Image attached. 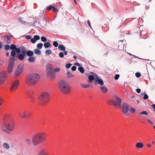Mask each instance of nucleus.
I'll use <instances>...</instances> for the list:
<instances>
[{
  "label": "nucleus",
  "instance_id": "obj_22",
  "mask_svg": "<svg viewBox=\"0 0 155 155\" xmlns=\"http://www.w3.org/2000/svg\"><path fill=\"white\" fill-rule=\"evenodd\" d=\"M28 61L30 62H33L35 61V58L34 57L32 56L31 57H30L28 58Z\"/></svg>",
  "mask_w": 155,
  "mask_h": 155
},
{
  "label": "nucleus",
  "instance_id": "obj_47",
  "mask_svg": "<svg viewBox=\"0 0 155 155\" xmlns=\"http://www.w3.org/2000/svg\"><path fill=\"white\" fill-rule=\"evenodd\" d=\"M31 41L32 43H35L36 41L34 38H32L31 39Z\"/></svg>",
  "mask_w": 155,
  "mask_h": 155
},
{
  "label": "nucleus",
  "instance_id": "obj_54",
  "mask_svg": "<svg viewBox=\"0 0 155 155\" xmlns=\"http://www.w3.org/2000/svg\"><path fill=\"white\" fill-rule=\"evenodd\" d=\"M87 23L89 27L90 28H91V23H90V21L89 20H87Z\"/></svg>",
  "mask_w": 155,
  "mask_h": 155
},
{
  "label": "nucleus",
  "instance_id": "obj_5",
  "mask_svg": "<svg viewBox=\"0 0 155 155\" xmlns=\"http://www.w3.org/2000/svg\"><path fill=\"white\" fill-rule=\"evenodd\" d=\"M59 88L60 91L63 93L68 94L71 91V87L68 83L64 80L60 81L59 83Z\"/></svg>",
  "mask_w": 155,
  "mask_h": 155
},
{
  "label": "nucleus",
  "instance_id": "obj_60",
  "mask_svg": "<svg viewBox=\"0 0 155 155\" xmlns=\"http://www.w3.org/2000/svg\"><path fill=\"white\" fill-rule=\"evenodd\" d=\"M3 47L2 43V42H0V49H1Z\"/></svg>",
  "mask_w": 155,
  "mask_h": 155
},
{
  "label": "nucleus",
  "instance_id": "obj_23",
  "mask_svg": "<svg viewBox=\"0 0 155 155\" xmlns=\"http://www.w3.org/2000/svg\"><path fill=\"white\" fill-rule=\"evenodd\" d=\"M51 45L49 42H45L44 43V45L45 48H48Z\"/></svg>",
  "mask_w": 155,
  "mask_h": 155
},
{
  "label": "nucleus",
  "instance_id": "obj_16",
  "mask_svg": "<svg viewBox=\"0 0 155 155\" xmlns=\"http://www.w3.org/2000/svg\"><path fill=\"white\" fill-rule=\"evenodd\" d=\"M26 56V55H24L23 54L21 53V54L19 53L17 54L15 56V57H17L20 60H23L25 57Z\"/></svg>",
  "mask_w": 155,
  "mask_h": 155
},
{
  "label": "nucleus",
  "instance_id": "obj_37",
  "mask_svg": "<svg viewBox=\"0 0 155 155\" xmlns=\"http://www.w3.org/2000/svg\"><path fill=\"white\" fill-rule=\"evenodd\" d=\"M34 38L35 40L36 41L38 40H39L40 39V37L39 35H35L34 36Z\"/></svg>",
  "mask_w": 155,
  "mask_h": 155
},
{
  "label": "nucleus",
  "instance_id": "obj_34",
  "mask_svg": "<svg viewBox=\"0 0 155 155\" xmlns=\"http://www.w3.org/2000/svg\"><path fill=\"white\" fill-rule=\"evenodd\" d=\"M47 39L46 37L44 36H42L41 37V40L42 41L44 42H46Z\"/></svg>",
  "mask_w": 155,
  "mask_h": 155
},
{
  "label": "nucleus",
  "instance_id": "obj_50",
  "mask_svg": "<svg viewBox=\"0 0 155 155\" xmlns=\"http://www.w3.org/2000/svg\"><path fill=\"white\" fill-rule=\"evenodd\" d=\"M60 69L59 68H55L54 69V72H58L60 71Z\"/></svg>",
  "mask_w": 155,
  "mask_h": 155
},
{
  "label": "nucleus",
  "instance_id": "obj_59",
  "mask_svg": "<svg viewBox=\"0 0 155 155\" xmlns=\"http://www.w3.org/2000/svg\"><path fill=\"white\" fill-rule=\"evenodd\" d=\"M132 56H134V58H137L139 59H142V58H140L138 57H137V56H136L135 55H132Z\"/></svg>",
  "mask_w": 155,
  "mask_h": 155
},
{
  "label": "nucleus",
  "instance_id": "obj_62",
  "mask_svg": "<svg viewBox=\"0 0 155 155\" xmlns=\"http://www.w3.org/2000/svg\"><path fill=\"white\" fill-rule=\"evenodd\" d=\"M152 107L154 109V110H155V104H153L152 105Z\"/></svg>",
  "mask_w": 155,
  "mask_h": 155
},
{
  "label": "nucleus",
  "instance_id": "obj_45",
  "mask_svg": "<svg viewBox=\"0 0 155 155\" xmlns=\"http://www.w3.org/2000/svg\"><path fill=\"white\" fill-rule=\"evenodd\" d=\"M52 10L56 13H57L58 12V9L57 8H56L54 7H53V8H52Z\"/></svg>",
  "mask_w": 155,
  "mask_h": 155
},
{
  "label": "nucleus",
  "instance_id": "obj_29",
  "mask_svg": "<svg viewBox=\"0 0 155 155\" xmlns=\"http://www.w3.org/2000/svg\"><path fill=\"white\" fill-rule=\"evenodd\" d=\"M43 44L42 43H39L37 44V47L38 49H41L43 46Z\"/></svg>",
  "mask_w": 155,
  "mask_h": 155
},
{
  "label": "nucleus",
  "instance_id": "obj_44",
  "mask_svg": "<svg viewBox=\"0 0 155 155\" xmlns=\"http://www.w3.org/2000/svg\"><path fill=\"white\" fill-rule=\"evenodd\" d=\"M25 142L26 143H27L28 144L30 145L31 144V140L29 139H27L25 140Z\"/></svg>",
  "mask_w": 155,
  "mask_h": 155
},
{
  "label": "nucleus",
  "instance_id": "obj_14",
  "mask_svg": "<svg viewBox=\"0 0 155 155\" xmlns=\"http://www.w3.org/2000/svg\"><path fill=\"white\" fill-rule=\"evenodd\" d=\"M19 84V81L16 80L12 84L11 87L10 88V90L11 91H12L15 90Z\"/></svg>",
  "mask_w": 155,
  "mask_h": 155
},
{
  "label": "nucleus",
  "instance_id": "obj_30",
  "mask_svg": "<svg viewBox=\"0 0 155 155\" xmlns=\"http://www.w3.org/2000/svg\"><path fill=\"white\" fill-rule=\"evenodd\" d=\"M16 47V46L15 45L13 44L11 45L10 49L12 50V51H14Z\"/></svg>",
  "mask_w": 155,
  "mask_h": 155
},
{
  "label": "nucleus",
  "instance_id": "obj_21",
  "mask_svg": "<svg viewBox=\"0 0 155 155\" xmlns=\"http://www.w3.org/2000/svg\"><path fill=\"white\" fill-rule=\"evenodd\" d=\"M103 93H106L107 91V88L105 86L100 87Z\"/></svg>",
  "mask_w": 155,
  "mask_h": 155
},
{
  "label": "nucleus",
  "instance_id": "obj_55",
  "mask_svg": "<svg viewBox=\"0 0 155 155\" xmlns=\"http://www.w3.org/2000/svg\"><path fill=\"white\" fill-rule=\"evenodd\" d=\"M137 92L138 93H140L141 92V90L139 88L137 89H136Z\"/></svg>",
  "mask_w": 155,
  "mask_h": 155
},
{
  "label": "nucleus",
  "instance_id": "obj_51",
  "mask_svg": "<svg viewBox=\"0 0 155 155\" xmlns=\"http://www.w3.org/2000/svg\"><path fill=\"white\" fill-rule=\"evenodd\" d=\"M129 110L132 113H134V112H135V110L133 108H130Z\"/></svg>",
  "mask_w": 155,
  "mask_h": 155
},
{
  "label": "nucleus",
  "instance_id": "obj_41",
  "mask_svg": "<svg viewBox=\"0 0 155 155\" xmlns=\"http://www.w3.org/2000/svg\"><path fill=\"white\" fill-rule=\"evenodd\" d=\"M53 6L52 5H50L48 6L47 7V9L48 10H52V8H53Z\"/></svg>",
  "mask_w": 155,
  "mask_h": 155
},
{
  "label": "nucleus",
  "instance_id": "obj_1",
  "mask_svg": "<svg viewBox=\"0 0 155 155\" xmlns=\"http://www.w3.org/2000/svg\"><path fill=\"white\" fill-rule=\"evenodd\" d=\"M21 49L20 48H17L14 51H12L11 52V56L9 58L8 65V71L9 73L11 72L14 66V61L17 52V54L20 53Z\"/></svg>",
  "mask_w": 155,
  "mask_h": 155
},
{
  "label": "nucleus",
  "instance_id": "obj_48",
  "mask_svg": "<svg viewBox=\"0 0 155 155\" xmlns=\"http://www.w3.org/2000/svg\"><path fill=\"white\" fill-rule=\"evenodd\" d=\"M148 95L146 94H145L144 95V96L143 97V98L144 100H146L148 98Z\"/></svg>",
  "mask_w": 155,
  "mask_h": 155
},
{
  "label": "nucleus",
  "instance_id": "obj_24",
  "mask_svg": "<svg viewBox=\"0 0 155 155\" xmlns=\"http://www.w3.org/2000/svg\"><path fill=\"white\" fill-rule=\"evenodd\" d=\"M58 48L61 51H65V47L63 45H60Z\"/></svg>",
  "mask_w": 155,
  "mask_h": 155
},
{
  "label": "nucleus",
  "instance_id": "obj_39",
  "mask_svg": "<svg viewBox=\"0 0 155 155\" xmlns=\"http://www.w3.org/2000/svg\"><path fill=\"white\" fill-rule=\"evenodd\" d=\"M53 44L55 47H57L58 46V43L56 41H54L53 42Z\"/></svg>",
  "mask_w": 155,
  "mask_h": 155
},
{
  "label": "nucleus",
  "instance_id": "obj_40",
  "mask_svg": "<svg viewBox=\"0 0 155 155\" xmlns=\"http://www.w3.org/2000/svg\"><path fill=\"white\" fill-rule=\"evenodd\" d=\"M10 48V47L8 45H5V49L6 51L8 50Z\"/></svg>",
  "mask_w": 155,
  "mask_h": 155
},
{
  "label": "nucleus",
  "instance_id": "obj_35",
  "mask_svg": "<svg viewBox=\"0 0 155 155\" xmlns=\"http://www.w3.org/2000/svg\"><path fill=\"white\" fill-rule=\"evenodd\" d=\"M81 86L82 87L84 88H87L89 87V85L84 84H81Z\"/></svg>",
  "mask_w": 155,
  "mask_h": 155
},
{
  "label": "nucleus",
  "instance_id": "obj_6",
  "mask_svg": "<svg viewBox=\"0 0 155 155\" xmlns=\"http://www.w3.org/2000/svg\"><path fill=\"white\" fill-rule=\"evenodd\" d=\"M50 98V95L48 93H43L40 97L41 103L42 105L47 104L49 101Z\"/></svg>",
  "mask_w": 155,
  "mask_h": 155
},
{
  "label": "nucleus",
  "instance_id": "obj_46",
  "mask_svg": "<svg viewBox=\"0 0 155 155\" xmlns=\"http://www.w3.org/2000/svg\"><path fill=\"white\" fill-rule=\"evenodd\" d=\"M140 114H144V115H147L148 113L146 111H142V112H141L140 113Z\"/></svg>",
  "mask_w": 155,
  "mask_h": 155
},
{
  "label": "nucleus",
  "instance_id": "obj_52",
  "mask_svg": "<svg viewBox=\"0 0 155 155\" xmlns=\"http://www.w3.org/2000/svg\"><path fill=\"white\" fill-rule=\"evenodd\" d=\"M71 69L72 71H74L76 70V67L75 66H74L71 67Z\"/></svg>",
  "mask_w": 155,
  "mask_h": 155
},
{
  "label": "nucleus",
  "instance_id": "obj_8",
  "mask_svg": "<svg viewBox=\"0 0 155 155\" xmlns=\"http://www.w3.org/2000/svg\"><path fill=\"white\" fill-rule=\"evenodd\" d=\"M24 68L22 64H19L16 70L15 75V76H17L19 75L23 71Z\"/></svg>",
  "mask_w": 155,
  "mask_h": 155
},
{
  "label": "nucleus",
  "instance_id": "obj_11",
  "mask_svg": "<svg viewBox=\"0 0 155 155\" xmlns=\"http://www.w3.org/2000/svg\"><path fill=\"white\" fill-rule=\"evenodd\" d=\"M26 94L29 97L30 101L31 102H33L34 100V91L32 90H28L26 92Z\"/></svg>",
  "mask_w": 155,
  "mask_h": 155
},
{
  "label": "nucleus",
  "instance_id": "obj_18",
  "mask_svg": "<svg viewBox=\"0 0 155 155\" xmlns=\"http://www.w3.org/2000/svg\"><path fill=\"white\" fill-rule=\"evenodd\" d=\"M2 38L4 40H6L7 41V44H9L10 43L11 39L9 36L5 35L2 36Z\"/></svg>",
  "mask_w": 155,
  "mask_h": 155
},
{
  "label": "nucleus",
  "instance_id": "obj_32",
  "mask_svg": "<svg viewBox=\"0 0 155 155\" xmlns=\"http://www.w3.org/2000/svg\"><path fill=\"white\" fill-rule=\"evenodd\" d=\"M51 51L50 50H47L45 52V54L46 55H50L51 54Z\"/></svg>",
  "mask_w": 155,
  "mask_h": 155
},
{
  "label": "nucleus",
  "instance_id": "obj_64",
  "mask_svg": "<svg viewBox=\"0 0 155 155\" xmlns=\"http://www.w3.org/2000/svg\"><path fill=\"white\" fill-rule=\"evenodd\" d=\"M9 55V53L8 52H7L6 53V56H8Z\"/></svg>",
  "mask_w": 155,
  "mask_h": 155
},
{
  "label": "nucleus",
  "instance_id": "obj_20",
  "mask_svg": "<svg viewBox=\"0 0 155 155\" xmlns=\"http://www.w3.org/2000/svg\"><path fill=\"white\" fill-rule=\"evenodd\" d=\"M143 144L142 143L139 142L136 144V147L138 148H142L143 147Z\"/></svg>",
  "mask_w": 155,
  "mask_h": 155
},
{
  "label": "nucleus",
  "instance_id": "obj_36",
  "mask_svg": "<svg viewBox=\"0 0 155 155\" xmlns=\"http://www.w3.org/2000/svg\"><path fill=\"white\" fill-rule=\"evenodd\" d=\"M71 65L72 64L71 63H68L66 64L65 67L67 69H68L71 67Z\"/></svg>",
  "mask_w": 155,
  "mask_h": 155
},
{
  "label": "nucleus",
  "instance_id": "obj_49",
  "mask_svg": "<svg viewBox=\"0 0 155 155\" xmlns=\"http://www.w3.org/2000/svg\"><path fill=\"white\" fill-rule=\"evenodd\" d=\"M120 77V75L119 74H116L115 75L114 77V79L115 80H117Z\"/></svg>",
  "mask_w": 155,
  "mask_h": 155
},
{
  "label": "nucleus",
  "instance_id": "obj_56",
  "mask_svg": "<svg viewBox=\"0 0 155 155\" xmlns=\"http://www.w3.org/2000/svg\"><path fill=\"white\" fill-rule=\"evenodd\" d=\"M74 65L78 66H79V67H80V66H81L80 64L78 62L75 63L74 64Z\"/></svg>",
  "mask_w": 155,
  "mask_h": 155
},
{
  "label": "nucleus",
  "instance_id": "obj_38",
  "mask_svg": "<svg viewBox=\"0 0 155 155\" xmlns=\"http://www.w3.org/2000/svg\"><path fill=\"white\" fill-rule=\"evenodd\" d=\"M18 20L20 21L22 23L24 24L26 23V22L22 19V18L21 17H19L18 18Z\"/></svg>",
  "mask_w": 155,
  "mask_h": 155
},
{
  "label": "nucleus",
  "instance_id": "obj_17",
  "mask_svg": "<svg viewBox=\"0 0 155 155\" xmlns=\"http://www.w3.org/2000/svg\"><path fill=\"white\" fill-rule=\"evenodd\" d=\"M93 75H89L88 76V79H89V82L91 83L92 81L94 80L95 78H96V76L95 74H96L94 73H93Z\"/></svg>",
  "mask_w": 155,
  "mask_h": 155
},
{
  "label": "nucleus",
  "instance_id": "obj_15",
  "mask_svg": "<svg viewBox=\"0 0 155 155\" xmlns=\"http://www.w3.org/2000/svg\"><path fill=\"white\" fill-rule=\"evenodd\" d=\"M31 114L29 112L26 113L22 112L20 114V117H28L31 115Z\"/></svg>",
  "mask_w": 155,
  "mask_h": 155
},
{
  "label": "nucleus",
  "instance_id": "obj_7",
  "mask_svg": "<svg viewBox=\"0 0 155 155\" xmlns=\"http://www.w3.org/2000/svg\"><path fill=\"white\" fill-rule=\"evenodd\" d=\"M115 100H110L108 101V103L110 104H112L116 107H120L121 99L119 97L115 96Z\"/></svg>",
  "mask_w": 155,
  "mask_h": 155
},
{
  "label": "nucleus",
  "instance_id": "obj_26",
  "mask_svg": "<svg viewBox=\"0 0 155 155\" xmlns=\"http://www.w3.org/2000/svg\"><path fill=\"white\" fill-rule=\"evenodd\" d=\"M34 52L35 54L39 55L41 54V51L38 49H36L34 50Z\"/></svg>",
  "mask_w": 155,
  "mask_h": 155
},
{
  "label": "nucleus",
  "instance_id": "obj_58",
  "mask_svg": "<svg viewBox=\"0 0 155 155\" xmlns=\"http://www.w3.org/2000/svg\"><path fill=\"white\" fill-rule=\"evenodd\" d=\"M147 120V121L150 123V124H153V122H151L150 120L149 119H148Z\"/></svg>",
  "mask_w": 155,
  "mask_h": 155
},
{
  "label": "nucleus",
  "instance_id": "obj_28",
  "mask_svg": "<svg viewBox=\"0 0 155 155\" xmlns=\"http://www.w3.org/2000/svg\"><path fill=\"white\" fill-rule=\"evenodd\" d=\"M78 70L82 73H83L84 72V69L82 67H79L78 68Z\"/></svg>",
  "mask_w": 155,
  "mask_h": 155
},
{
  "label": "nucleus",
  "instance_id": "obj_33",
  "mask_svg": "<svg viewBox=\"0 0 155 155\" xmlns=\"http://www.w3.org/2000/svg\"><path fill=\"white\" fill-rule=\"evenodd\" d=\"M67 76L68 78H71L73 76L72 74H71L70 72L69 71H68L67 73Z\"/></svg>",
  "mask_w": 155,
  "mask_h": 155
},
{
  "label": "nucleus",
  "instance_id": "obj_2",
  "mask_svg": "<svg viewBox=\"0 0 155 155\" xmlns=\"http://www.w3.org/2000/svg\"><path fill=\"white\" fill-rule=\"evenodd\" d=\"M4 127L7 130L3 128V131L9 133L8 130L11 131L15 127V124L12 118L11 117H7L4 120Z\"/></svg>",
  "mask_w": 155,
  "mask_h": 155
},
{
  "label": "nucleus",
  "instance_id": "obj_53",
  "mask_svg": "<svg viewBox=\"0 0 155 155\" xmlns=\"http://www.w3.org/2000/svg\"><path fill=\"white\" fill-rule=\"evenodd\" d=\"M31 36L30 35H27L26 36L25 38L28 39H30L31 38Z\"/></svg>",
  "mask_w": 155,
  "mask_h": 155
},
{
  "label": "nucleus",
  "instance_id": "obj_27",
  "mask_svg": "<svg viewBox=\"0 0 155 155\" xmlns=\"http://www.w3.org/2000/svg\"><path fill=\"white\" fill-rule=\"evenodd\" d=\"M38 155H47L46 152L44 150L40 152Z\"/></svg>",
  "mask_w": 155,
  "mask_h": 155
},
{
  "label": "nucleus",
  "instance_id": "obj_61",
  "mask_svg": "<svg viewBox=\"0 0 155 155\" xmlns=\"http://www.w3.org/2000/svg\"><path fill=\"white\" fill-rule=\"evenodd\" d=\"M3 101L2 99L1 98H0V106L1 104L2 103Z\"/></svg>",
  "mask_w": 155,
  "mask_h": 155
},
{
  "label": "nucleus",
  "instance_id": "obj_4",
  "mask_svg": "<svg viewBox=\"0 0 155 155\" xmlns=\"http://www.w3.org/2000/svg\"><path fill=\"white\" fill-rule=\"evenodd\" d=\"M40 75L34 73L29 75L26 81L28 84L32 85L35 84L39 80Z\"/></svg>",
  "mask_w": 155,
  "mask_h": 155
},
{
  "label": "nucleus",
  "instance_id": "obj_12",
  "mask_svg": "<svg viewBox=\"0 0 155 155\" xmlns=\"http://www.w3.org/2000/svg\"><path fill=\"white\" fill-rule=\"evenodd\" d=\"M96 76V78H95L94 84L96 85L97 84H99L101 85H104V82L103 80L99 78V77L97 74H95Z\"/></svg>",
  "mask_w": 155,
  "mask_h": 155
},
{
  "label": "nucleus",
  "instance_id": "obj_31",
  "mask_svg": "<svg viewBox=\"0 0 155 155\" xmlns=\"http://www.w3.org/2000/svg\"><path fill=\"white\" fill-rule=\"evenodd\" d=\"M3 146L7 149H8L9 148L8 145L6 143H3Z\"/></svg>",
  "mask_w": 155,
  "mask_h": 155
},
{
  "label": "nucleus",
  "instance_id": "obj_3",
  "mask_svg": "<svg viewBox=\"0 0 155 155\" xmlns=\"http://www.w3.org/2000/svg\"><path fill=\"white\" fill-rule=\"evenodd\" d=\"M45 136L44 133H39L35 135L32 138V142L37 145L44 141L45 140Z\"/></svg>",
  "mask_w": 155,
  "mask_h": 155
},
{
  "label": "nucleus",
  "instance_id": "obj_63",
  "mask_svg": "<svg viewBox=\"0 0 155 155\" xmlns=\"http://www.w3.org/2000/svg\"><path fill=\"white\" fill-rule=\"evenodd\" d=\"M147 147H151V145L150 144H148L147 145Z\"/></svg>",
  "mask_w": 155,
  "mask_h": 155
},
{
  "label": "nucleus",
  "instance_id": "obj_57",
  "mask_svg": "<svg viewBox=\"0 0 155 155\" xmlns=\"http://www.w3.org/2000/svg\"><path fill=\"white\" fill-rule=\"evenodd\" d=\"M64 51H63V52H64V55H67L68 54L67 51H65V50Z\"/></svg>",
  "mask_w": 155,
  "mask_h": 155
},
{
  "label": "nucleus",
  "instance_id": "obj_9",
  "mask_svg": "<svg viewBox=\"0 0 155 155\" xmlns=\"http://www.w3.org/2000/svg\"><path fill=\"white\" fill-rule=\"evenodd\" d=\"M47 74L49 77L54 78L55 77V73L53 69L51 67L47 69Z\"/></svg>",
  "mask_w": 155,
  "mask_h": 155
},
{
  "label": "nucleus",
  "instance_id": "obj_25",
  "mask_svg": "<svg viewBox=\"0 0 155 155\" xmlns=\"http://www.w3.org/2000/svg\"><path fill=\"white\" fill-rule=\"evenodd\" d=\"M27 52V50L24 47H23V48H22L21 53L23 54H25V55H26V54Z\"/></svg>",
  "mask_w": 155,
  "mask_h": 155
},
{
  "label": "nucleus",
  "instance_id": "obj_19",
  "mask_svg": "<svg viewBox=\"0 0 155 155\" xmlns=\"http://www.w3.org/2000/svg\"><path fill=\"white\" fill-rule=\"evenodd\" d=\"M34 52L33 51L29 50L27 51L26 56L27 55L28 57H31L34 55Z\"/></svg>",
  "mask_w": 155,
  "mask_h": 155
},
{
  "label": "nucleus",
  "instance_id": "obj_43",
  "mask_svg": "<svg viewBox=\"0 0 155 155\" xmlns=\"http://www.w3.org/2000/svg\"><path fill=\"white\" fill-rule=\"evenodd\" d=\"M59 55L60 58H63L64 57V54L63 52H59Z\"/></svg>",
  "mask_w": 155,
  "mask_h": 155
},
{
  "label": "nucleus",
  "instance_id": "obj_13",
  "mask_svg": "<svg viewBox=\"0 0 155 155\" xmlns=\"http://www.w3.org/2000/svg\"><path fill=\"white\" fill-rule=\"evenodd\" d=\"M130 108V106L128 104L124 103L122 105V111L124 113L126 114Z\"/></svg>",
  "mask_w": 155,
  "mask_h": 155
},
{
  "label": "nucleus",
  "instance_id": "obj_42",
  "mask_svg": "<svg viewBox=\"0 0 155 155\" xmlns=\"http://www.w3.org/2000/svg\"><path fill=\"white\" fill-rule=\"evenodd\" d=\"M136 76L138 78H139L140 77L141 74L139 72H137L135 73Z\"/></svg>",
  "mask_w": 155,
  "mask_h": 155
},
{
  "label": "nucleus",
  "instance_id": "obj_10",
  "mask_svg": "<svg viewBox=\"0 0 155 155\" xmlns=\"http://www.w3.org/2000/svg\"><path fill=\"white\" fill-rule=\"evenodd\" d=\"M7 77V72L2 71L0 73V84L4 82Z\"/></svg>",
  "mask_w": 155,
  "mask_h": 155
}]
</instances>
